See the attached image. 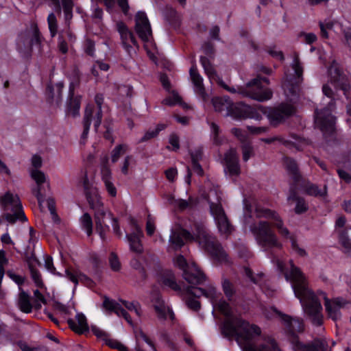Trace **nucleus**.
I'll use <instances>...</instances> for the list:
<instances>
[{"label": "nucleus", "mask_w": 351, "mask_h": 351, "mask_svg": "<svg viewBox=\"0 0 351 351\" xmlns=\"http://www.w3.org/2000/svg\"><path fill=\"white\" fill-rule=\"evenodd\" d=\"M290 271L285 272V278L291 282L295 297L300 300L304 313L310 317L313 324L316 326H321L323 324L322 300H324L328 317L334 322L340 319V310L346 305V301L339 298L329 299L322 291L313 293L300 269L295 267L292 261L290 262Z\"/></svg>", "instance_id": "obj_1"}, {"label": "nucleus", "mask_w": 351, "mask_h": 351, "mask_svg": "<svg viewBox=\"0 0 351 351\" xmlns=\"http://www.w3.org/2000/svg\"><path fill=\"white\" fill-rule=\"evenodd\" d=\"M213 306L226 317L223 325V334L228 337H234L243 351H254L252 348V342L261 335V328L234 315L230 305L224 300L218 299Z\"/></svg>", "instance_id": "obj_2"}, {"label": "nucleus", "mask_w": 351, "mask_h": 351, "mask_svg": "<svg viewBox=\"0 0 351 351\" xmlns=\"http://www.w3.org/2000/svg\"><path fill=\"white\" fill-rule=\"evenodd\" d=\"M279 322L294 351H330L326 339H316L307 344L300 341L298 335L304 330V321L302 318L282 313L279 314Z\"/></svg>", "instance_id": "obj_3"}, {"label": "nucleus", "mask_w": 351, "mask_h": 351, "mask_svg": "<svg viewBox=\"0 0 351 351\" xmlns=\"http://www.w3.org/2000/svg\"><path fill=\"white\" fill-rule=\"evenodd\" d=\"M82 182L86 198L91 207L95 210V218L97 232H99L102 239L104 238V233L106 229L108 228V226L106 227L104 221V218L107 216L112 220L114 232L120 236L121 232L117 219L114 218L111 213H107L102 202L99 199L96 187L88 180L86 174L84 175Z\"/></svg>", "instance_id": "obj_4"}, {"label": "nucleus", "mask_w": 351, "mask_h": 351, "mask_svg": "<svg viewBox=\"0 0 351 351\" xmlns=\"http://www.w3.org/2000/svg\"><path fill=\"white\" fill-rule=\"evenodd\" d=\"M212 103L215 111L234 119H261L258 112H254L250 106L243 103L233 104L228 97H215L212 99Z\"/></svg>", "instance_id": "obj_5"}, {"label": "nucleus", "mask_w": 351, "mask_h": 351, "mask_svg": "<svg viewBox=\"0 0 351 351\" xmlns=\"http://www.w3.org/2000/svg\"><path fill=\"white\" fill-rule=\"evenodd\" d=\"M254 209V213L256 217L258 218H266L269 220V223L275 228L278 234L283 238L290 239L293 235L285 226L283 220L280 216L274 210L262 208L261 206H256L255 207L252 205L247 200H244V215L245 221L248 222L247 218H251L253 210Z\"/></svg>", "instance_id": "obj_6"}, {"label": "nucleus", "mask_w": 351, "mask_h": 351, "mask_svg": "<svg viewBox=\"0 0 351 351\" xmlns=\"http://www.w3.org/2000/svg\"><path fill=\"white\" fill-rule=\"evenodd\" d=\"M0 209L3 218L10 223L27 221L19 197L10 191L0 195Z\"/></svg>", "instance_id": "obj_7"}, {"label": "nucleus", "mask_w": 351, "mask_h": 351, "mask_svg": "<svg viewBox=\"0 0 351 351\" xmlns=\"http://www.w3.org/2000/svg\"><path fill=\"white\" fill-rule=\"evenodd\" d=\"M193 234L199 245L213 256L221 262L228 261L227 254L218 243L216 239L209 234L204 224H195V231Z\"/></svg>", "instance_id": "obj_8"}, {"label": "nucleus", "mask_w": 351, "mask_h": 351, "mask_svg": "<svg viewBox=\"0 0 351 351\" xmlns=\"http://www.w3.org/2000/svg\"><path fill=\"white\" fill-rule=\"evenodd\" d=\"M258 244L265 248H281L282 243L271 228L269 221H260L250 227Z\"/></svg>", "instance_id": "obj_9"}, {"label": "nucleus", "mask_w": 351, "mask_h": 351, "mask_svg": "<svg viewBox=\"0 0 351 351\" xmlns=\"http://www.w3.org/2000/svg\"><path fill=\"white\" fill-rule=\"evenodd\" d=\"M263 82L268 84L269 81L265 77H257L247 83L245 88H239V93L258 101H267L271 98L272 91L265 88Z\"/></svg>", "instance_id": "obj_10"}, {"label": "nucleus", "mask_w": 351, "mask_h": 351, "mask_svg": "<svg viewBox=\"0 0 351 351\" xmlns=\"http://www.w3.org/2000/svg\"><path fill=\"white\" fill-rule=\"evenodd\" d=\"M95 100L97 104V107L93 105H88L85 110L83 120L84 131L82 134V138L87 137L92 121H93L95 130H97L101 122V105L103 103V97L97 95L95 96Z\"/></svg>", "instance_id": "obj_11"}, {"label": "nucleus", "mask_w": 351, "mask_h": 351, "mask_svg": "<svg viewBox=\"0 0 351 351\" xmlns=\"http://www.w3.org/2000/svg\"><path fill=\"white\" fill-rule=\"evenodd\" d=\"M257 111L268 118L272 125H278L295 112V108L290 104H281L275 108L259 106Z\"/></svg>", "instance_id": "obj_12"}, {"label": "nucleus", "mask_w": 351, "mask_h": 351, "mask_svg": "<svg viewBox=\"0 0 351 351\" xmlns=\"http://www.w3.org/2000/svg\"><path fill=\"white\" fill-rule=\"evenodd\" d=\"M210 209L219 233L226 237L230 234L234 230V227L228 220L221 204L211 202Z\"/></svg>", "instance_id": "obj_13"}, {"label": "nucleus", "mask_w": 351, "mask_h": 351, "mask_svg": "<svg viewBox=\"0 0 351 351\" xmlns=\"http://www.w3.org/2000/svg\"><path fill=\"white\" fill-rule=\"evenodd\" d=\"M332 108L333 104L330 103L326 108L316 112L315 124L325 136L332 134L335 132V118L331 114Z\"/></svg>", "instance_id": "obj_14"}, {"label": "nucleus", "mask_w": 351, "mask_h": 351, "mask_svg": "<svg viewBox=\"0 0 351 351\" xmlns=\"http://www.w3.org/2000/svg\"><path fill=\"white\" fill-rule=\"evenodd\" d=\"M135 30L145 43L149 42L152 36L151 26L145 12H138L135 16Z\"/></svg>", "instance_id": "obj_15"}, {"label": "nucleus", "mask_w": 351, "mask_h": 351, "mask_svg": "<svg viewBox=\"0 0 351 351\" xmlns=\"http://www.w3.org/2000/svg\"><path fill=\"white\" fill-rule=\"evenodd\" d=\"M130 225L132 228V232L126 235L130 250L136 253H141L143 252V245L141 239L143 235V231L137 222L133 219L130 220Z\"/></svg>", "instance_id": "obj_16"}, {"label": "nucleus", "mask_w": 351, "mask_h": 351, "mask_svg": "<svg viewBox=\"0 0 351 351\" xmlns=\"http://www.w3.org/2000/svg\"><path fill=\"white\" fill-rule=\"evenodd\" d=\"M116 26L117 30L120 34L123 47L129 54H131L134 51L133 45H137L134 35L123 22H117Z\"/></svg>", "instance_id": "obj_17"}, {"label": "nucleus", "mask_w": 351, "mask_h": 351, "mask_svg": "<svg viewBox=\"0 0 351 351\" xmlns=\"http://www.w3.org/2000/svg\"><path fill=\"white\" fill-rule=\"evenodd\" d=\"M194 239L191 234L181 228L172 230L169 237V249L177 250L184 245V240L191 241Z\"/></svg>", "instance_id": "obj_18"}, {"label": "nucleus", "mask_w": 351, "mask_h": 351, "mask_svg": "<svg viewBox=\"0 0 351 351\" xmlns=\"http://www.w3.org/2000/svg\"><path fill=\"white\" fill-rule=\"evenodd\" d=\"M201 64L204 69L206 74L211 82H216L220 86L223 87L226 90L234 93H237V90L234 88H230L226 84L223 80L217 75L215 68L210 62L209 60L205 57H201Z\"/></svg>", "instance_id": "obj_19"}, {"label": "nucleus", "mask_w": 351, "mask_h": 351, "mask_svg": "<svg viewBox=\"0 0 351 351\" xmlns=\"http://www.w3.org/2000/svg\"><path fill=\"white\" fill-rule=\"evenodd\" d=\"M182 276L188 283L194 285L203 283L206 278L204 274L194 263H191V266L184 269Z\"/></svg>", "instance_id": "obj_20"}, {"label": "nucleus", "mask_w": 351, "mask_h": 351, "mask_svg": "<svg viewBox=\"0 0 351 351\" xmlns=\"http://www.w3.org/2000/svg\"><path fill=\"white\" fill-rule=\"evenodd\" d=\"M225 171L230 176H238L240 172V165L237 153L234 149H230L224 155Z\"/></svg>", "instance_id": "obj_21"}, {"label": "nucleus", "mask_w": 351, "mask_h": 351, "mask_svg": "<svg viewBox=\"0 0 351 351\" xmlns=\"http://www.w3.org/2000/svg\"><path fill=\"white\" fill-rule=\"evenodd\" d=\"M31 177L36 183L37 186L36 189H33V193L36 197L40 206L45 197L42 185L46 182V176L43 172L38 169H34L31 171Z\"/></svg>", "instance_id": "obj_22"}, {"label": "nucleus", "mask_w": 351, "mask_h": 351, "mask_svg": "<svg viewBox=\"0 0 351 351\" xmlns=\"http://www.w3.org/2000/svg\"><path fill=\"white\" fill-rule=\"evenodd\" d=\"M189 291L191 293L194 294L195 297L204 296L208 298L213 304L217 302L220 295V293L217 291L216 287L213 284L208 285L205 289L194 287Z\"/></svg>", "instance_id": "obj_23"}, {"label": "nucleus", "mask_w": 351, "mask_h": 351, "mask_svg": "<svg viewBox=\"0 0 351 351\" xmlns=\"http://www.w3.org/2000/svg\"><path fill=\"white\" fill-rule=\"evenodd\" d=\"M154 306L159 318L167 319L168 317L173 318V313L171 310L165 305L164 301L159 295H156L153 299Z\"/></svg>", "instance_id": "obj_24"}, {"label": "nucleus", "mask_w": 351, "mask_h": 351, "mask_svg": "<svg viewBox=\"0 0 351 351\" xmlns=\"http://www.w3.org/2000/svg\"><path fill=\"white\" fill-rule=\"evenodd\" d=\"M69 327L72 330L78 334H82L88 331V326L86 317L82 313H77L75 319H70L68 320Z\"/></svg>", "instance_id": "obj_25"}, {"label": "nucleus", "mask_w": 351, "mask_h": 351, "mask_svg": "<svg viewBox=\"0 0 351 351\" xmlns=\"http://www.w3.org/2000/svg\"><path fill=\"white\" fill-rule=\"evenodd\" d=\"M103 306L106 310L114 311L118 316L123 317L130 325L132 324L131 317L128 313L115 301L110 300L108 298H105L103 302Z\"/></svg>", "instance_id": "obj_26"}, {"label": "nucleus", "mask_w": 351, "mask_h": 351, "mask_svg": "<svg viewBox=\"0 0 351 351\" xmlns=\"http://www.w3.org/2000/svg\"><path fill=\"white\" fill-rule=\"evenodd\" d=\"M190 77L194 85L195 91L200 95L203 99H206V93L203 84V78L199 75L195 66H191L190 69Z\"/></svg>", "instance_id": "obj_27"}, {"label": "nucleus", "mask_w": 351, "mask_h": 351, "mask_svg": "<svg viewBox=\"0 0 351 351\" xmlns=\"http://www.w3.org/2000/svg\"><path fill=\"white\" fill-rule=\"evenodd\" d=\"M252 348L254 351H281L275 339L271 337L265 338L257 346L252 343Z\"/></svg>", "instance_id": "obj_28"}, {"label": "nucleus", "mask_w": 351, "mask_h": 351, "mask_svg": "<svg viewBox=\"0 0 351 351\" xmlns=\"http://www.w3.org/2000/svg\"><path fill=\"white\" fill-rule=\"evenodd\" d=\"M304 191L306 194L317 197L325 198L327 195V187L326 185L322 188H319L314 184L306 183L304 186Z\"/></svg>", "instance_id": "obj_29"}, {"label": "nucleus", "mask_w": 351, "mask_h": 351, "mask_svg": "<svg viewBox=\"0 0 351 351\" xmlns=\"http://www.w3.org/2000/svg\"><path fill=\"white\" fill-rule=\"evenodd\" d=\"M193 287H188L185 290L184 300L186 306L189 308L197 311L200 308V302L196 299L194 294L191 293L189 290L192 289Z\"/></svg>", "instance_id": "obj_30"}, {"label": "nucleus", "mask_w": 351, "mask_h": 351, "mask_svg": "<svg viewBox=\"0 0 351 351\" xmlns=\"http://www.w3.org/2000/svg\"><path fill=\"white\" fill-rule=\"evenodd\" d=\"M65 274L66 277L75 285H77L79 282H88L90 280L86 275L78 270L66 269Z\"/></svg>", "instance_id": "obj_31"}, {"label": "nucleus", "mask_w": 351, "mask_h": 351, "mask_svg": "<svg viewBox=\"0 0 351 351\" xmlns=\"http://www.w3.org/2000/svg\"><path fill=\"white\" fill-rule=\"evenodd\" d=\"M18 306L23 313H28L32 311V306L29 295L23 291H21L19 295Z\"/></svg>", "instance_id": "obj_32"}, {"label": "nucleus", "mask_w": 351, "mask_h": 351, "mask_svg": "<svg viewBox=\"0 0 351 351\" xmlns=\"http://www.w3.org/2000/svg\"><path fill=\"white\" fill-rule=\"evenodd\" d=\"M284 165L293 179L297 181L300 178L298 165L295 160L289 158H285Z\"/></svg>", "instance_id": "obj_33"}, {"label": "nucleus", "mask_w": 351, "mask_h": 351, "mask_svg": "<svg viewBox=\"0 0 351 351\" xmlns=\"http://www.w3.org/2000/svg\"><path fill=\"white\" fill-rule=\"evenodd\" d=\"M288 200H293L296 202L295 211L298 214L305 212L308 208L305 201L302 198L297 197L295 192L293 191L291 192V194L288 197Z\"/></svg>", "instance_id": "obj_34"}, {"label": "nucleus", "mask_w": 351, "mask_h": 351, "mask_svg": "<svg viewBox=\"0 0 351 351\" xmlns=\"http://www.w3.org/2000/svg\"><path fill=\"white\" fill-rule=\"evenodd\" d=\"M129 149L126 144H120L114 147L112 150L110 157L112 163H116L120 157L124 155Z\"/></svg>", "instance_id": "obj_35"}, {"label": "nucleus", "mask_w": 351, "mask_h": 351, "mask_svg": "<svg viewBox=\"0 0 351 351\" xmlns=\"http://www.w3.org/2000/svg\"><path fill=\"white\" fill-rule=\"evenodd\" d=\"M293 62L291 64V66L293 69L294 70L295 75L297 76V80L295 81V84H299L302 82V75L303 73V67L302 66V64L299 60L298 54L296 53H294L293 54Z\"/></svg>", "instance_id": "obj_36"}, {"label": "nucleus", "mask_w": 351, "mask_h": 351, "mask_svg": "<svg viewBox=\"0 0 351 351\" xmlns=\"http://www.w3.org/2000/svg\"><path fill=\"white\" fill-rule=\"evenodd\" d=\"M136 160L133 156L127 155L120 164L121 173L126 176L129 173L130 168L135 165Z\"/></svg>", "instance_id": "obj_37"}, {"label": "nucleus", "mask_w": 351, "mask_h": 351, "mask_svg": "<svg viewBox=\"0 0 351 351\" xmlns=\"http://www.w3.org/2000/svg\"><path fill=\"white\" fill-rule=\"evenodd\" d=\"M62 88L63 85L62 83L56 84L55 86L48 85L47 94L49 97L52 99H59L61 97Z\"/></svg>", "instance_id": "obj_38"}, {"label": "nucleus", "mask_w": 351, "mask_h": 351, "mask_svg": "<svg viewBox=\"0 0 351 351\" xmlns=\"http://www.w3.org/2000/svg\"><path fill=\"white\" fill-rule=\"evenodd\" d=\"M82 228L86 232L87 234L90 236L93 230V221L89 214L84 213L80 218Z\"/></svg>", "instance_id": "obj_39"}, {"label": "nucleus", "mask_w": 351, "mask_h": 351, "mask_svg": "<svg viewBox=\"0 0 351 351\" xmlns=\"http://www.w3.org/2000/svg\"><path fill=\"white\" fill-rule=\"evenodd\" d=\"M29 269L31 273L32 278L37 287L42 288L44 286L43 282L41 279V276L39 271L34 268L33 263L29 260Z\"/></svg>", "instance_id": "obj_40"}, {"label": "nucleus", "mask_w": 351, "mask_h": 351, "mask_svg": "<svg viewBox=\"0 0 351 351\" xmlns=\"http://www.w3.org/2000/svg\"><path fill=\"white\" fill-rule=\"evenodd\" d=\"M47 23H48L50 34L52 37H54L57 34L58 23H57L56 17L53 13H50L48 15Z\"/></svg>", "instance_id": "obj_41"}, {"label": "nucleus", "mask_w": 351, "mask_h": 351, "mask_svg": "<svg viewBox=\"0 0 351 351\" xmlns=\"http://www.w3.org/2000/svg\"><path fill=\"white\" fill-rule=\"evenodd\" d=\"M64 13V18L66 21H69L72 18V10L73 3L72 0H61Z\"/></svg>", "instance_id": "obj_42"}, {"label": "nucleus", "mask_w": 351, "mask_h": 351, "mask_svg": "<svg viewBox=\"0 0 351 351\" xmlns=\"http://www.w3.org/2000/svg\"><path fill=\"white\" fill-rule=\"evenodd\" d=\"M176 206L180 210H184L187 208H191L196 204V201L190 197L188 200L178 199L176 201Z\"/></svg>", "instance_id": "obj_43"}, {"label": "nucleus", "mask_w": 351, "mask_h": 351, "mask_svg": "<svg viewBox=\"0 0 351 351\" xmlns=\"http://www.w3.org/2000/svg\"><path fill=\"white\" fill-rule=\"evenodd\" d=\"M265 317L267 319H274L277 318L279 320V314L282 313L274 307L265 308L263 310Z\"/></svg>", "instance_id": "obj_44"}, {"label": "nucleus", "mask_w": 351, "mask_h": 351, "mask_svg": "<svg viewBox=\"0 0 351 351\" xmlns=\"http://www.w3.org/2000/svg\"><path fill=\"white\" fill-rule=\"evenodd\" d=\"M243 160L247 162L254 156V148L250 143H245L241 146Z\"/></svg>", "instance_id": "obj_45"}, {"label": "nucleus", "mask_w": 351, "mask_h": 351, "mask_svg": "<svg viewBox=\"0 0 351 351\" xmlns=\"http://www.w3.org/2000/svg\"><path fill=\"white\" fill-rule=\"evenodd\" d=\"M210 134L211 138L213 143L216 145H219L221 143V139L219 137V128L215 123H210Z\"/></svg>", "instance_id": "obj_46"}, {"label": "nucleus", "mask_w": 351, "mask_h": 351, "mask_svg": "<svg viewBox=\"0 0 351 351\" xmlns=\"http://www.w3.org/2000/svg\"><path fill=\"white\" fill-rule=\"evenodd\" d=\"M222 288L226 296L230 299L234 293L233 285L228 279H223L222 281Z\"/></svg>", "instance_id": "obj_47"}, {"label": "nucleus", "mask_w": 351, "mask_h": 351, "mask_svg": "<svg viewBox=\"0 0 351 351\" xmlns=\"http://www.w3.org/2000/svg\"><path fill=\"white\" fill-rule=\"evenodd\" d=\"M104 341L109 347L117 349L120 351H127V348L117 340L109 338L108 335L104 339Z\"/></svg>", "instance_id": "obj_48"}, {"label": "nucleus", "mask_w": 351, "mask_h": 351, "mask_svg": "<svg viewBox=\"0 0 351 351\" xmlns=\"http://www.w3.org/2000/svg\"><path fill=\"white\" fill-rule=\"evenodd\" d=\"M181 101L180 97L175 92H173L172 95L169 97L165 99L162 103L168 106H174L179 104Z\"/></svg>", "instance_id": "obj_49"}, {"label": "nucleus", "mask_w": 351, "mask_h": 351, "mask_svg": "<svg viewBox=\"0 0 351 351\" xmlns=\"http://www.w3.org/2000/svg\"><path fill=\"white\" fill-rule=\"evenodd\" d=\"M109 263L110 267L113 271H117L120 269L121 263L119 261L117 256L114 252H112L110 255Z\"/></svg>", "instance_id": "obj_50"}, {"label": "nucleus", "mask_w": 351, "mask_h": 351, "mask_svg": "<svg viewBox=\"0 0 351 351\" xmlns=\"http://www.w3.org/2000/svg\"><path fill=\"white\" fill-rule=\"evenodd\" d=\"M107 163L108 162L106 161L101 169V175L103 182L112 180L111 171Z\"/></svg>", "instance_id": "obj_51"}, {"label": "nucleus", "mask_w": 351, "mask_h": 351, "mask_svg": "<svg viewBox=\"0 0 351 351\" xmlns=\"http://www.w3.org/2000/svg\"><path fill=\"white\" fill-rule=\"evenodd\" d=\"M300 37L302 38L305 43L308 45H311L317 40V36L313 33L302 32L300 34Z\"/></svg>", "instance_id": "obj_52"}, {"label": "nucleus", "mask_w": 351, "mask_h": 351, "mask_svg": "<svg viewBox=\"0 0 351 351\" xmlns=\"http://www.w3.org/2000/svg\"><path fill=\"white\" fill-rule=\"evenodd\" d=\"M155 228L156 227L154 219L150 215H149L146 223V232L147 235H153L155 231Z\"/></svg>", "instance_id": "obj_53"}, {"label": "nucleus", "mask_w": 351, "mask_h": 351, "mask_svg": "<svg viewBox=\"0 0 351 351\" xmlns=\"http://www.w3.org/2000/svg\"><path fill=\"white\" fill-rule=\"evenodd\" d=\"M122 304L130 311H134L136 315H141V309L138 304L136 303L129 302L125 300L121 301Z\"/></svg>", "instance_id": "obj_54"}, {"label": "nucleus", "mask_w": 351, "mask_h": 351, "mask_svg": "<svg viewBox=\"0 0 351 351\" xmlns=\"http://www.w3.org/2000/svg\"><path fill=\"white\" fill-rule=\"evenodd\" d=\"M282 87L284 88L285 94L289 96V94L294 95L296 93L298 88L291 84V82L288 80L284 82L282 84Z\"/></svg>", "instance_id": "obj_55"}, {"label": "nucleus", "mask_w": 351, "mask_h": 351, "mask_svg": "<svg viewBox=\"0 0 351 351\" xmlns=\"http://www.w3.org/2000/svg\"><path fill=\"white\" fill-rule=\"evenodd\" d=\"M291 241V247H292V250L296 253L298 254L299 256H306V253L305 252V250L301 247H299V245H298L295 239V237L293 236H292L290 239H289Z\"/></svg>", "instance_id": "obj_56"}, {"label": "nucleus", "mask_w": 351, "mask_h": 351, "mask_svg": "<svg viewBox=\"0 0 351 351\" xmlns=\"http://www.w3.org/2000/svg\"><path fill=\"white\" fill-rule=\"evenodd\" d=\"M174 263L177 267L181 269L183 272H184V269L191 266V264L186 263L185 258L182 255H179L175 258Z\"/></svg>", "instance_id": "obj_57"}, {"label": "nucleus", "mask_w": 351, "mask_h": 351, "mask_svg": "<svg viewBox=\"0 0 351 351\" xmlns=\"http://www.w3.org/2000/svg\"><path fill=\"white\" fill-rule=\"evenodd\" d=\"M161 130H162V128H158V129H154L152 130L147 131L145 134V135L142 137V138L140 140V142H145V141H147L152 138L156 137Z\"/></svg>", "instance_id": "obj_58"}, {"label": "nucleus", "mask_w": 351, "mask_h": 351, "mask_svg": "<svg viewBox=\"0 0 351 351\" xmlns=\"http://www.w3.org/2000/svg\"><path fill=\"white\" fill-rule=\"evenodd\" d=\"M164 285L169 287L172 289L177 290L179 288V286L176 282L175 278L173 276L171 275L169 277L165 278L163 280Z\"/></svg>", "instance_id": "obj_59"}, {"label": "nucleus", "mask_w": 351, "mask_h": 351, "mask_svg": "<svg viewBox=\"0 0 351 351\" xmlns=\"http://www.w3.org/2000/svg\"><path fill=\"white\" fill-rule=\"evenodd\" d=\"M339 241L346 252H348L351 250V242L346 236L341 235L339 238Z\"/></svg>", "instance_id": "obj_60"}, {"label": "nucleus", "mask_w": 351, "mask_h": 351, "mask_svg": "<svg viewBox=\"0 0 351 351\" xmlns=\"http://www.w3.org/2000/svg\"><path fill=\"white\" fill-rule=\"evenodd\" d=\"M104 183L108 194L112 197H115L117 195V189L112 180L105 181Z\"/></svg>", "instance_id": "obj_61"}, {"label": "nucleus", "mask_w": 351, "mask_h": 351, "mask_svg": "<svg viewBox=\"0 0 351 351\" xmlns=\"http://www.w3.org/2000/svg\"><path fill=\"white\" fill-rule=\"evenodd\" d=\"M232 134H234L240 141L245 142L247 139L245 133L239 128H232Z\"/></svg>", "instance_id": "obj_62"}, {"label": "nucleus", "mask_w": 351, "mask_h": 351, "mask_svg": "<svg viewBox=\"0 0 351 351\" xmlns=\"http://www.w3.org/2000/svg\"><path fill=\"white\" fill-rule=\"evenodd\" d=\"M247 129L252 134H261L266 132L268 130L267 127H255L250 125L247 127Z\"/></svg>", "instance_id": "obj_63"}, {"label": "nucleus", "mask_w": 351, "mask_h": 351, "mask_svg": "<svg viewBox=\"0 0 351 351\" xmlns=\"http://www.w3.org/2000/svg\"><path fill=\"white\" fill-rule=\"evenodd\" d=\"M165 175L168 180L173 182L177 177L178 171L176 168H169L165 171Z\"/></svg>", "instance_id": "obj_64"}]
</instances>
